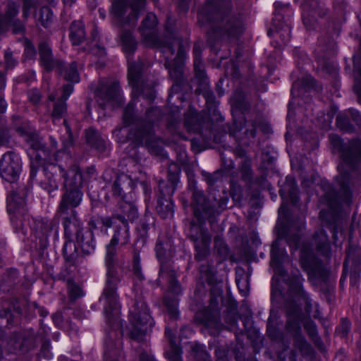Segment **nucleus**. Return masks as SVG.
<instances>
[{"label":"nucleus","instance_id":"nucleus-27","mask_svg":"<svg viewBox=\"0 0 361 361\" xmlns=\"http://www.w3.org/2000/svg\"><path fill=\"white\" fill-rule=\"evenodd\" d=\"M85 37L84 25L80 21H74L70 26V39L73 45L80 44Z\"/></svg>","mask_w":361,"mask_h":361},{"label":"nucleus","instance_id":"nucleus-52","mask_svg":"<svg viewBox=\"0 0 361 361\" xmlns=\"http://www.w3.org/2000/svg\"><path fill=\"white\" fill-rule=\"evenodd\" d=\"M220 174H221V173L219 171H216L215 173H214L212 174L208 173L207 176V180L208 181L209 184H210V185L214 184L217 181Z\"/></svg>","mask_w":361,"mask_h":361},{"label":"nucleus","instance_id":"nucleus-40","mask_svg":"<svg viewBox=\"0 0 361 361\" xmlns=\"http://www.w3.org/2000/svg\"><path fill=\"white\" fill-rule=\"evenodd\" d=\"M165 66L169 69L170 77L178 82L182 78V69L180 66H176L173 68L171 67V65L169 61H166Z\"/></svg>","mask_w":361,"mask_h":361},{"label":"nucleus","instance_id":"nucleus-47","mask_svg":"<svg viewBox=\"0 0 361 361\" xmlns=\"http://www.w3.org/2000/svg\"><path fill=\"white\" fill-rule=\"evenodd\" d=\"M35 5L33 0H23V16L27 18L30 14V10Z\"/></svg>","mask_w":361,"mask_h":361},{"label":"nucleus","instance_id":"nucleus-42","mask_svg":"<svg viewBox=\"0 0 361 361\" xmlns=\"http://www.w3.org/2000/svg\"><path fill=\"white\" fill-rule=\"evenodd\" d=\"M336 125L345 131H350L352 130V126L349 124L348 120L345 117L337 116Z\"/></svg>","mask_w":361,"mask_h":361},{"label":"nucleus","instance_id":"nucleus-34","mask_svg":"<svg viewBox=\"0 0 361 361\" xmlns=\"http://www.w3.org/2000/svg\"><path fill=\"white\" fill-rule=\"evenodd\" d=\"M128 0H113L111 4V13L117 18L123 17L128 8Z\"/></svg>","mask_w":361,"mask_h":361},{"label":"nucleus","instance_id":"nucleus-50","mask_svg":"<svg viewBox=\"0 0 361 361\" xmlns=\"http://www.w3.org/2000/svg\"><path fill=\"white\" fill-rule=\"evenodd\" d=\"M73 86L71 84H67L63 87V94L60 98L67 100L70 94L72 93Z\"/></svg>","mask_w":361,"mask_h":361},{"label":"nucleus","instance_id":"nucleus-39","mask_svg":"<svg viewBox=\"0 0 361 361\" xmlns=\"http://www.w3.org/2000/svg\"><path fill=\"white\" fill-rule=\"evenodd\" d=\"M123 118V122L127 126L133 123L135 118L133 102H130L128 104V106L124 109Z\"/></svg>","mask_w":361,"mask_h":361},{"label":"nucleus","instance_id":"nucleus-5","mask_svg":"<svg viewBox=\"0 0 361 361\" xmlns=\"http://www.w3.org/2000/svg\"><path fill=\"white\" fill-rule=\"evenodd\" d=\"M66 215L63 217L62 223L65 236L68 240L64 245L63 255L66 262L69 263V267H71L74 265L78 257L77 248L73 240H76L80 245L82 250L87 253H90L94 250V243L92 233L86 231L85 234L88 236H85L84 228L82 226V223L77 217L75 210L72 209L69 216Z\"/></svg>","mask_w":361,"mask_h":361},{"label":"nucleus","instance_id":"nucleus-4","mask_svg":"<svg viewBox=\"0 0 361 361\" xmlns=\"http://www.w3.org/2000/svg\"><path fill=\"white\" fill-rule=\"evenodd\" d=\"M303 279L301 274L298 271V274L293 275L288 279V283L289 286V290L293 297L294 304H289L287 307V330L296 338V346L300 350L305 354H308L311 352L310 345L300 336L301 329L300 326V321L301 318V308L302 302L307 303L308 298L304 292L302 283Z\"/></svg>","mask_w":361,"mask_h":361},{"label":"nucleus","instance_id":"nucleus-31","mask_svg":"<svg viewBox=\"0 0 361 361\" xmlns=\"http://www.w3.org/2000/svg\"><path fill=\"white\" fill-rule=\"evenodd\" d=\"M273 33L274 37L279 39L281 40L280 45L286 44L290 39V27L288 25H283L281 28L276 30L275 31L271 30H269V35H271Z\"/></svg>","mask_w":361,"mask_h":361},{"label":"nucleus","instance_id":"nucleus-6","mask_svg":"<svg viewBox=\"0 0 361 361\" xmlns=\"http://www.w3.org/2000/svg\"><path fill=\"white\" fill-rule=\"evenodd\" d=\"M64 176V192L58 208V213L61 214H68L69 209H74L79 206L83 196L81 190L82 175L79 166L76 164L71 165Z\"/></svg>","mask_w":361,"mask_h":361},{"label":"nucleus","instance_id":"nucleus-59","mask_svg":"<svg viewBox=\"0 0 361 361\" xmlns=\"http://www.w3.org/2000/svg\"><path fill=\"white\" fill-rule=\"evenodd\" d=\"M194 59H201L202 49L199 44H195L193 47Z\"/></svg>","mask_w":361,"mask_h":361},{"label":"nucleus","instance_id":"nucleus-23","mask_svg":"<svg viewBox=\"0 0 361 361\" xmlns=\"http://www.w3.org/2000/svg\"><path fill=\"white\" fill-rule=\"evenodd\" d=\"M145 0H133L130 4V12L123 19V23L129 26H135L140 14L145 10Z\"/></svg>","mask_w":361,"mask_h":361},{"label":"nucleus","instance_id":"nucleus-54","mask_svg":"<svg viewBox=\"0 0 361 361\" xmlns=\"http://www.w3.org/2000/svg\"><path fill=\"white\" fill-rule=\"evenodd\" d=\"M133 268L134 274L137 277V279H139L140 280L142 279L143 275L142 273L140 263H134Z\"/></svg>","mask_w":361,"mask_h":361},{"label":"nucleus","instance_id":"nucleus-61","mask_svg":"<svg viewBox=\"0 0 361 361\" xmlns=\"http://www.w3.org/2000/svg\"><path fill=\"white\" fill-rule=\"evenodd\" d=\"M185 55V50L183 48V44H180L178 42V54H177V59L179 61H181Z\"/></svg>","mask_w":361,"mask_h":361},{"label":"nucleus","instance_id":"nucleus-60","mask_svg":"<svg viewBox=\"0 0 361 361\" xmlns=\"http://www.w3.org/2000/svg\"><path fill=\"white\" fill-rule=\"evenodd\" d=\"M53 321L56 324L60 325L63 321L62 314L61 312H56L53 315Z\"/></svg>","mask_w":361,"mask_h":361},{"label":"nucleus","instance_id":"nucleus-28","mask_svg":"<svg viewBox=\"0 0 361 361\" xmlns=\"http://www.w3.org/2000/svg\"><path fill=\"white\" fill-rule=\"evenodd\" d=\"M156 210L161 218H171L173 214V204L170 199L161 197L157 200Z\"/></svg>","mask_w":361,"mask_h":361},{"label":"nucleus","instance_id":"nucleus-51","mask_svg":"<svg viewBox=\"0 0 361 361\" xmlns=\"http://www.w3.org/2000/svg\"><path fill=\"white\" fill-rule=\"evenodd\" d=\"M355 88H357V92L361 95V69H358L355 71Z\"/></svg>","mask_w":361,"mask_h":361},{"label":"nucleus","instance_id":"nucleus-25","mask_svg":"<svg viewBox=\"0 0 361 361\" xmlns=\"http://www.w3.org/2000/svg\"><path fill=\"white\" fill-rule=\"evenodd\" d=\"M18 13V6L12 1L6 3L4 16L0 15V32L4 31L8 27L9 22H12Z\"/></svg>","mask_w":361,"mask_h":361},{"label":"nucleus","instance_id":"nucleus-36","mask_svg":"<svg viewBox=\"0 0 361 361\" xmlns=\"http://www.w3.org/2000/svg\"><path fill=\"white\" fill-rule=\"evenodd\" d=\"M67 111L66 100L59 98L54 104L51 117L54 120L61 118Z\"/></svg>","mask_w":361,"mask_h":361},{"label":"nucleus","instance_id":"nucleus-7","mask_svg":"<svg viewBox=\"0 0 361 361\" xmlns=\"http://www.w3.org/2000/svg\"><path fill=\"white\" fill-rule=\"evenodd\" d=\"M326 257H329L331 247L327 235L323 230L317 232L310 243L302 245L300 250V264L302 269L310 274L317 264L313 247Z\"/></svg>","mask_w":361,"mask_h":361},{"label":"nucleus","instance_id":"nucleus-64","mask_svg":"<svg viewBox=\"0 0 361 361\" xmlns=\"http://www.w3.org/2000/svg\"><path fill=\"white\" fill-rule=\"evenodd\" d=\"M290 198L293 204H296L298 200V197L297 195V191L295 189H293V191L290 193Z\"/></svg>","mask_w":361,"mask_h":361},{"label":"nucleus","instance_id":"nucleus-56","mask_svg":"<svg viewBox=\"0 0 361 361\" xmlns=\"http://www.w3.org/2000/svg\"><path fill=\"white\" fill-rule=\"evenodd\" d=\"M25 54L27 57L30 59L32 58L35 55V47L30 44H27Z\"/></svg>","mask_w":361,"mask_h":361},{"label":"nucleus","instance_id":"nucleus-10","mask_svg":"<svg viewBox=\"0 0 361 361\" xmlns=\"http://www.w3.org/2000/svg\"><path fill=\"white\" fill-rule=\"evenodd\" d=\"M143 63L140 60L128 62V79L133 87V94H143L144 97L149 102L154 99L155 91L152 86L145 85L142 74Z\"/></svg>","mask_w":361,"mask_h":361},{"label":"nucleus","instance_id":"nucleus-21","mask_svg":"<svg viewBox=\"0 0 361 361\" xmlns=\"http://www.w3.org/2000/svg\"><path fill=\"white\" fill-rule=\"evenodd\" d=\"M39 51L41 64L47 71H50L56 68L58 73H61L63 63L53 59L51 49L47 43H40L39 45Z\"/></svg>","mask_w":361,"mask_h":361},{"label":"nucleus","instance_id":"nucleus-14","mask_svg":"<svg viewBox=\"0 0 361 361\" xmlns=\"http://www.w3.org/2000/svg\"><path fill=\"white\" fill-rule=\"evenodd\" d=\"M22 164L18 154L13 152L5 153L0 160V175L5 180L13 183L19 178Z\"/></svg>","mask_w":361,"mask_h":361},{"label":"nucleus","instance_id":"nucleus-55","mask_svg":"<svg viewBox=\"0 0 361 361\" xmlns=\"http://www.w3.org/2000/svg\"><path fill=\"white\" fill-rule=\"evenodd\" d=\"M90 51L94 54H98L99 56H103L105 54V50L103 47H101L97 44H95L92 48L90 49Z\"/></svg>","mask_w":361,"mask_h":361},{"label":"nucleus","instance_id":"nucleus-46","mask_svg":"<svg viewBox=\"0 0 361 361\" xmlns=\"http://www.w3.org/2000/svg\"><path fill=\"white\" fill-rule=\"evenodd\" d=\"M8 26L13 27V33L23 32L25 30L24 25L18 19H13L12 22H9Z\"/></svg>","mask_w":361,"mask_h":361},{"label":"nucleus","instance_id":"nucleus-43","mask_svg":"<svg viewBox=\"0 0 361 361\" xmlns=\"http://www.w3.org/2000/svg\"><path fill=\"white\" fill-rule=\"evenodd\" d=\"M304 328L312 338H315L317 336L316 325L314 322L308 320L304 324Z\"/></svg>","mask_w":361,"mask_h":361},{"label":"nucleus","instance_id":"nucleus-41","mask_svg":"<svg viewBox=\"0 0 361 361\" xmlns=\"http://www.w3.org/2000/svg\"><path fill=\"white\" fill-rule=\"evenodd\" d=\"M58 223L54 219H44L42 221V226L44 233H49L53 231L56 226Z\"/></svg>","mask_w":361,"mask_h":361},{"label":"nucleus","instance_id":"nucleus-3","mask_svg":"<svg viewBox=\"0 0 361 361\" xmlns=\"http://www.w3.org/2000/svg\"><path fill=\"white\" fill-rule=\"evenodd\" d=\"M331 144L338 148L341 153L342 162L338 165L339 175L336 181L340 186V198L343 202L349 204L351 202L352 194L348 185L350 181V171L355 169V165L361 161V141L352 140L343 145L340 137L336 135H330Z\"/></svg>","mask_w":361,"mask_h":361},{"label":"nucleus","instance_id":"nucleus-16","mask_svg":"<svg viewBox=\"0 0 361 361\" xmlns=\"http://www.w3.org/2000/svg\"><path fill=\"white\" fill-rule=\"evenodd\" d=\"M25 140L33 151L32 153L30 152V156H35L36 159V161H32L30 164V178H34L41 161L46 159V157L48 156V152L38 135L35 133L27 135Z\"/></svg>","mask_w":361,"mask_h":361},{"label":"nucleus","instance_id":"nucleus-58","mask_svg":"<svg viewBox=\"0 0 361 361\" xmlns=\"http://www.w3.org/2000/svg\"><path fill=\"white\" fill-rule=\"evenodd\" d=\"M315 80L311 76H307L303 79V84L307 87H313L314 86Z\"/></svg>","mask_w":361,"mask_h":361},{"label":"nucleus","instance_id":"nucleus-62","mask_svg":"<svg viewBox=\"0 0 361 361\" xmlns=\"http://www.w3.org/2000/svg\"><path fill=\"white\" fill-rule=\"evenodd\" d=\"M140 361H154L152 356L147 354V353H142L140 355Z\"/></svg>","mask_w":361,"mask_h":361},{"label":"nucleus","instance_id":"nucleus-18","mask_svg":"<svg viewBox=\"0 0 361 361\" xmlns=\"http://www.w3.org/2000/svg\"><path fill=\"white\" fill-rule=\"evenodd\" d=\"M35 335L31 332L18 333L8 341V350L11 353H25L34 348Z\"/></svg>","mask_w":361,"mask_h":361},{"label":"nucleus","instance_id":"nucleus-53","mask_svg":"<svg viewBox=\"0 0 361 361\" xmlns=\"http://www.w3.org/2000/svg\"><path fill=\"white\" fill-rule=\"evenodd\" d=\"M5 59H6V66L8 68H12L14 66L16 61L13 59L11 52H9L8 51L5 52Z\"/></svg>","mask_w":361,"mask_h":361},{"label":"nucleus","instance_id":"nucleus-45","mask_svg":"<svg viewBox=\"0 0 361 361\" xmlns=\"http://www.w3.org/2000/svg\"><path fill=\"white\" fill-rule=\"evenodd\" d=\"M166 305L167 307V312L171 319H176L178 316V312L176 307V303L173 302L172 304L166 302Z\"/></svg>","mask_w":361,"mask_h":361},{"label":"nucleus","instance_id":"nucleus-22","mask_svg":"<svg viewBox=\"0 0 361 361\" xmlns=\"http://www.w3.org/2000/svg\"><path fill=\"white\" fill-rule=\"evenodd\" d=\"M131 180L126 174H121L117 176L113 184V194L121 197V200L132 195L130 187Z\"/></svg>","mask_w":361,"mask_h":361},{"label":"nucleus","instance_id":"nucleus-63","mask_svg":"<svg viewBox=\"0 0 361 361\" xmlns=\"http://www.w3.org/2000/svg\"><path fill=\"white\" fill-rule=\"evenodd\" d=\"M200 358L202 359V361H212L209 355L204 351L200 353V354L197 357V360L198 361Z\"/></svg>","mask_w":361,"mask_h":361},{"label":"nucleus","instance_id":"nucleus-57","mask_svg":"<svg viewBox=\"0 0 361 361\" xmlns=\"http://www.w3.org/2000/svg\"><path fill=\"white\" fill-rule=\"evenodd\" d=\"M226 322L231 326H235L237 324V317L235 314H228L226 317Z\"/></svg>","mask_w":361,"mask_h":361},{"label":"nucleus","instance_id":"nucleus-30","mask_svg":"<svg viewBox=\"0 0 361 361\" xmlns=\"http://www.w3.org/2000/svg\"><path fill=\"white\" fill-rule=\"evenodd\" d=\"M121 39L124 51L130 54L134 52L137 47V42L130 31H123L121 35Z\"/></svg>","mask_w":361,"mask_h":361},{"label":"nucleus","instance_id":"nucleus-35","mask_svg":"<svg viewBox=\"0 0 361 361\" xmlns=\"http://www.w3.org/2000/svg\"><path fill=\"white\" fill-rule=\"evenodd\" d=\"M67 289L68 296L72 301H74L84 295V293L81 287L76 284L71 279L67 280Z\"/></svg>","mask_w":361,"mask_h":361},{"label":"nucleus","instance_id":"nucleus-9","mask_svg":"<svg viewBox=\"0 0 361 361\" xmlns=\"http://www.w3.org/2000/svg\"><path fill=\"white\" fill-rule=\"evenodd\" d=\"M157 258L161 262L159 279L166 280L169 283V288L175 293L180 292V286L176 279V273L167 264V260L172 257L171 245L168 242H157L155 247Z\"/></svg>","mask_w":361,"mask_h":361},{"label":"nucleus","instance_id":"nucleus-38","mask_svg":"<svg viewBox=\"0 0 361 361\" xmlns=\"http://www.w3.org/2000/svg\"><path fill=\"white\" fill-rule=\"evenodd\" d=\"M279 250L276 248V243L273 245L271 250V265L279 274H281L282 271L281 270V259L279 254Z\"/></svg>","mask_w":361,"mask_h":361},{"label":"nucleus","instance_id":"nucleus-17","mask_svg":"<svg viewBox=\"0 0 361 361\" xmlns=\"http://www.w3.org/2000/svg\"><path fill=\"white\" fill-rule=\"evenodd\" d=\"M66 173L67 170L61 165L53 164H48L44 169V179L41 180L40 184L48 193L51 194V192L59 189V177H63L64 181V173Z\"/></svg>","mask_w":361,"mask_h":361},{"label":"nucleus","instance_id":"nucleus-24","mask_svg":"<svg viewBox=\"0 0 361 361\" xmlns=\"http://www.w3.org/2000/svg\"><path fill=\"white\" fill-rule=\"evenodd\" d=\"M132 199V196L131 198L128 197L118 202L120 214L124 216L127 221H133L137 217V210Z\"/></svg>","mask_w":361,"mask_h":361},{"label":"nucleus","instance_id":"nucleus-29","mask_svg":"<svg viewBox=\"0 0 361 361\" xmlns=\"http://www.w3.org/2000/svg\"><path fill=\"white\" fill-rule=\"evenodd\" d=\"M59 73L63 75L66 80L73 82H79L80 77L75 62L70 63L68 66H64L63 64L61 71Z\"/></svg>","mask_w":361,"mask_h":361},{"label":"nucleus","instance_id":"nucleus-11","mask_svg":"<svg viewBox=\"0 0 361 361\" xmlns=\"http://www.w3.org/2000/svg\"><path fill=\"white\" fill-rule=\"evenodd\" d=\"M215 202L211 203L208 201L203 192L200 190H195L192 195V207L194 214L200 222L204 221L206 218H209L215 213L216 207L224 209L226 201L224 198L218 201L214 200Z\"/></svg>","mask_w":361,"mask_h":361},{"label":"nucleus","instance_id":"nucleus-26","mask_svg":"<svg viewBox=\"0 0 361 361\" xmlns=\"http://www.w3.org/2000/svg\"><path fill=\"white\" fill-rule=\"evenodd\" d=\"M85 137L87 142L90 146L99 152L104 151L106 148L105 142L98 131L94 128H90L85 130Z\"/></svg>","mask_w":361,"mask_h":361},{"label":"nucleus","instance_id":"nucleus-1","mask_svg":"<svg viewBox=\"0 0 361 361\" xmlns=\"http://www.w3.org/2000/svg\"><path fill=\"white\" fill-rule=\"evenodd\" d=\"M207 10L213 25L207 32V42L211 45L219 41H231L238 38L245 25L240 15L231 11L229 0H208Z\"/></svg>","mask_w":361,"mask_h":361},{"label":"nucleus","instance_id":"nucleus-20","mask_svg":"<svg viewBox=\"0 0 361 361\" xmlns=\"http://www.w3.org/2000/svg\"><path fill=\"white\" fill-rule=\"evenodd\" d=\"M157 19L152 13H149L142 22L140 30L142 36L149 45H155L157 37L156 32V26Z\"/></svg>","mask_w":361,"mask_h":361},{"label":"nucleus","instance_id":"nucleus-49","mask_svg":"<svg viewBox=\"0 0 361 361\" xmlns=\"http://www.w3.org/2000/svg\"><path fill=\"white\" fill-rule=\"evenodd\" d=\"M194 70L197 75L200 78L203 77V65L201 59H194Z\"/></svg>","mask_w":361,"mask_h":361},{"label":"nucleus","instance_id":"nucleus-12","mask_svg":"<svg viewBox=\"0 0 361 361\" xmlns=\"http://www.w3.org/2000/svg\"><path fill=\"white\" fill-rule=\"evenodd\" d=\"M120 92L118 82L104 80L100 82L94 93L97 103L102 108H104L107 104L114 106L122 103Z\"/></svg>","mask_w":361,"mask_h":361},{"label":"nucleus","instance_id":"nucleus-33","mask_svg":"<svg viewBox=\"0 0 361 361\" xmlns=\"http://www.w3.org/2000/svg\"><path fill=\"white\" fill-rule=\"evenodd\" d=\"M115 224L113 221V215L111 216H97L90 219V226L93 229L98 228H110Z\"/></svg>","mask_w":361,"mask_h":361},{"label":"nucleus","instance_id":"nucleus-32","mask_svg":"<svg viewBox=\"0 0 361 361\" xmlns=\"http://www.w3.org/2000/svg\"><path fill=\"white\" fill-rule=\"evenodd\" d=\"M8 212L16 215H23L25 213V201L23 199L15 197L10 200L7 206Z\"/></svg>","mask_w":361,"mask_h":361},{"label":"nucleus","instance_id":"nucleus-48","mask_svg":"<svg viewBox=\"0 0 361 361\" xmlns=\"http://www.w3.org/2000/svg\"><path fill=\"white\" fill-rule=\"evenodd\" d=\"M350 329V322L347 319H342L341 325L340 326L339 331L342 335V336L345 337L347 336Z\"/></svg>","mask_w":361,"mask_h":361},{"label":"nucleus","instance_id":"nucleus-8","mask_svg":"<svg viewBox=\"0 0 361 361\" xmlns=\"http://www.w3.org/2000/svg\"><path fill=\"white\" fill-rule=\"evenodd\" d=\"M130 337L141 342L145 335L151 329L152 319L145 302H136L130 311Z\"/></svg>","mask_w":361,"mask_h":361},{"label":"nucleus","instance_id":"nucleus-13","mask_svg":"<svg viewBox=\"0 0 361 361\" xmlns=\"http://www.w3.org/2000/svg\"><path fill=\"white\" fill-rule=\"evenodd\" d=\"M159 110L157 108L148 109L146 112V117L148 121L142 123L140 127L135 129H131L128 135V139L131 140L137 145H149L153 135L152 122L159 114Z\"/></svg>","mask_w":361,"mask_h":361},{"label":"nucleus","instance_id":"nucleus-44","mask_svg":"<svg viewBox=\"0 0 361 361\" xmlns=\"http://www.w3.org/2000/svg\"><path fill=\"white\" fill-rule=\"evenodd\" d=\"M28 98L33 104H38L42 98L39 91L37 89H32L28 92Z\"/></svg>","mask_w":361,"mask_h":361},{"label":"nucleus","instance_id":"nucleus-2","mask_svg":"<svg viewBox=\"0 0 361 361\" xmlns=\"http://www.w3.org/2000/svg\"><path fill=\"white\" fill-rule=\"evenodd\" d=\"M105 263L107 268L106 283L99 302L103 305L106 319L111 322L119 314L120 303L117 286L121 281L122 276L117 269H123L126 260L123 255L117 256L116 248L106 247Z\"/></svg>","mask_w":361,"mask_h":361},{"label":"nucleus","instance_id":"nucleus-37","mask_svg":"<svg viewBox=\"0 0 361 361\" xmlns=\"http://www.w3.org/2000/svg\"><path fill=\"white\" fill-rule=\"evenodd\" d=\"M52 18V12L49 7H42L39 11L37 20L43 27H47Z\"/></svg>","mask_w":361,"mask_h":361},{"label":"nucleus","instance_id":"nucleus-15","mask_svg":"<svg viewBox=\"0 0 361 361\" xmlns=\"http://www.w3.org/2000/svg\"><path fill=\"white\" fill-rule=\"evenodd\" d=\"M190 238L195 243V259L202 261L209 255V244L211 238L200 226L191 224Z\"/></svg>","mask_w":361,"mask_h":361},{"label":"nucleus","instance_id":"nucleus-19","mask_svg":"<svg viewBox=\"0 0 361 361\" xmlns=\"http://www.w3.org/2000/svg\"><path fill=\"white\" fill-rule=\"evenodd\" d=\"M118 220L121 225L116 227L114 235L106 246L107 247L116 248V245L124 246L129 243L130 234L129 227L125 216L121 214H113V221Z\"/></svg>","mask_w":361,"mask_h":361}]
</instances>
